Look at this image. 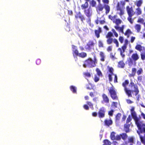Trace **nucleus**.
Segmentation results:
<instances>
[{
	"label": "nucleus",
	"mask_w": 145,
	"mask_h": 145,
	"mask_svg": "<svg viewBox=\"0 0 145 145\" xmlns=\"http://www.w3.org/2000/svg\"><path fill=\"white\" fill-rule=\"evenodd\" d=\"M143 72L142 69V68H140L138 70L137 72V74L138 75H139L141 74Z\"/></svg>",
	"instance_id": "a18cd8bd"
},
{
	"label": "nucleus",
	"mask_w": 145,
	"mask_h": 145,
	"mask_svg": "<svg viewBox=\"0 0 145 145\" xmlns=\"http://www.w3.org/2000/svg\"><path fill=\"white\" fill-rule=\"evenodd\" d=\"M121 114L120 113H118L116 116V120L119 121L120 120V117L121 116Z\"/></svg>",
	"instance_id": "a19ab883"
},
{
	"label": "nucleus",
	"mask_w": 145,
	"mask_h": 145,
	"mask_svg": "<svg viewBox=\"0 0 145 145\" xmlns=\"http://www.w3.org/2000/svg\"><path fill=\"white\" fill-rule=\"evenodd\" d=\"M131 116L130 115H129L128 117L127 118L126 121V123L127 124L129 123V122L131 121Z\"/></svg>",
	"instance_id": "3c124183"
},
{
	"label": "nucleus",
	"mask_w": 145,
	"mask_h": 145,
	"mask_svg": "<svg viewBox=\"0 0 145 145\" xmlns=\"http://www.w3.org/2000/svg\"><path fill=\"white\" fill-rule=\"evenodd\" d=\"M120 136V138H121L123 140H125L127 138L128 136L126 133H123L119 135Z\"/></svg>",
	"instance_id": "c85d7f7f"
},
{
	"label": "nucleus",
	"mask_w": 145,
	"mask_h": 145,
	"mask_svg": "<svg viewBox=\"0 0 145 145\" xmlns=\"http://www.w3.org/2000/svg\"><path fill=\"white\" fill-rule=\"evenodd\" d=\"M116 133L114 132H112L111 133L110 138L112 140H119L121 139L120 136L118 135L115 136Z\"/></svg>",
	"instance_id": "f8f14e48"
},
{
	"label": "nucleus",
	"mask_w": 145,
	"mask_h": 145,
	"mask_svg": "<svg viewBox=\"0 0 145 145\" xmlns=\"http://www.w3.org/2000/svg\"><path fill=\"white\" fill-rule=\"evenodd\" d=\"M108 39L106 40V42H107V43L108 44H111L112 42L113 41V39L112 38H107Z\"/></svg>",
	"instance_id": "4c0bfd02"
},
{
	"label": "nucleus",
	"mask_w": 145,
	"mask_h": 145,
	"mask_svg": "<svg viewBox=\"0 0 145 145\" xmlns=\"http://www.w3.org/2000/svg\"><path fill=\"white\" fill-rule=\"evenodd\" d=\"M140 56L141 59L142 60H145V53H141Z\"/></svg>",
	"instance_id": "8fccbe9b"
},
{
	"label": "nucleus",
	"mask_w": 145,
	"mask_h": 145,
	"mask_svg": "<svg viewBox=\"0 0 145 145\" xmlns=\"http://www.w3.org/2000/svg\"><path fill=\"white\" fill-rule=\"evenodd\" d=\"M131 115L135 121V123L137 125L138 130H141V128L145 127V124L143 123V121H140L141 118H138L137 116L135 111L132 112Z\"/></svg>",
	"instance_id": "f03ea898"
},
{
	"label": "nucleus",
	"mask_w": 145,
	"mask_h": 145,
	"mask_svg": "<svg viewBox=\"0 0 145 145\" xmlns=\"http://www.w3.org/2000/svg\"><path fill=\"white\" fill-rule=\"evenodd\" d=\"M135 48L136 50L140 52H141L142 50V47L140 44H137L135 46Z\"/></svg>",
	"instance_id": "72a5a7b5"
},
{
	"label": "nucleus",
	"mask_w": 145,
	"mask_h": 145,
	"mask_svg": "<svg viewBox=\"0 0 145 145\" xmlns=\"http://www.w3.org/2000/svg\"><path fill=\"white\" fill-rule=\"evenodd\" d=\"M109 93L111 98L113 100H118V97L117 95L116 91L114 88L113 87H111L108 89Z\"/></svg>",
	"instance_id": "423d86ee"
},
{
	"label": "nucleus",
	"mask_w": 145,
	"mask_h": 145,
	"mask_svg": "<svg viewBox=\"0 0 145 145\" xmlns=\"http://www.w3.org/2000/svg\"><path fill=\"white\" fill-rule=\"evenodd\" d=\"M98 46L99 48H102L103 47V44L102 42L99 40L98 41Z\"/></svg>",
	"instance_id": "09e8293b"
},
{
	"label": "nucleus",
	"mask_w": 145,
	"mask_h": 145,
	"mask_svg": "<svg viewBox=\"0 0 145 145\" xmlns=\"http://www.w3.org/2000/svg\"><path fill=\"white\" fill-rule=\"evenodd\" d=\"M122 8L120 7V6L119 4V3H118L116 6V9L118 11L119 10L121 9Z\"/></svg>",
	"instance_id": "bf43d9fd"
},
{
	"label": "nucleus",
	"mask_w": 145,
	"mask_h": 145,
	"mask_svg": "<svg viewBox=\"0 0 145 145\" xmlns=\"http://www.w3.org/2000/svg\"><path fill=\"white\" fill-rule=\"evenodd\" d=\"M89 4L88 2H85L84 4H82L81 5V9L84 10L88 9V8Z\"/></svg>",
	"instance_id": "4be33fe9"
},
{
	"label": "nucleus",
	"mask_w": 145,
	"mask_h": 145,
	"mask_svg": "<svg viewBox=\"0 0 145 145\" xmlns=\"http://www.w3.org/2000/svg\"><path fill=\"white\" fill-rule=\"evenodd\" d=\"M113 42L114 43L116 44V46L117 47L118 46H119L118 42L117 40L116 39H114L113 40Z\"/></svg>",
	"instance_id": "6e6d98bb"
},
{
	"label": "nucleus",
	"mask_w": 145,
	"mask_h": 145,
	"mask_svg": "<svg viewBox=\"0 0 145 145\" xmlns=\"http://www.w3.org/2000/svg\"><path fill=\"white\" fill-rule=\"evenodd\" d=\"M86 103L89 106L91 107H93V105L91 102L89 101H87Z\"/></svg>",
	"instance_id": "680f3d73"
},
{
	"label": "nucleus",
	"mask_w": 145,
	"mask_h": 145,
	"mask_svg": "<svg viewBox=\"0 0 145 145\" xmlns=\"http://www.w3.org/2000/svg\"><path fill=\"white\" fill-rule=\"evenodd\" d=\"M84 12L85 15L89 18V21H90V18L91 16V10L90 8H88L87 9L84 10Z\"/></svg>",
	"instance_id": "f3484780"
},
{
	"label": "nucleus",
	"mask_w": 145,
	"mask_h": 145,
	"mask_svg": "<svg viewBox=\"0 0 145 145\" xmlns=\"http://www.w3.org/2000/svg\"><path fill=\"white\" fill-rule=\"evenodd\" d=\"M104 7V6H103L101 3H99L96 9L97 11H102Z\"/></svg>",
	"instance_id": "bb28decb"
},
{
	"label": "nucleus",
	"mask_w": 145,
	"mask_h": 145,
	"mask_svg": "<svg viewBox=\"0 0 145 145\" xmlns=\"http://www.w3.org/2000/svg\"><path fill=\"white\" fill-rule=\"evenodd\" d=\"M87 56V54L84 52L79 53L78 56L82 58H84L86 57Z\"/></svg>",
	"instance_id": "2f4dec72"
},
{
	"label": "nucleus",
	"mask_w": 145,
	"mask_h": 145,
	"mask_svg": "<svg viewBox=\"0 0 145 145\" xmlns=\"http://www.w3.org/2000/svg\"><path fill=\"white\" fill-rule=\"evenodd\" d=\"M142 76H138L137 77L138 80L139 82H140L142 81Z\"/></svg>",
	"instance_id": "864d4df0"
},
{
	"label": "nucleus",
	"mask_w": 145,
	"mask_h": 145,
	"mask_svg": "<svg viewBox=\"0 0 145 145\" xmlns=\"http://www.w3.org/2000/svg\"><path fill=\"white\" fill-rule=\"evenodd\" d=\"M126 9L128 16H133L135 14V12L133 11L132 7L130 8L129 6H127L126 7Z\"/></svg>",
	"instance_id": "dca6fc26"
},
{
	"label": "nucleus",
	"mask_w": 145,
	"mask_h": 145,
	"mask_svg": "<svg viewBox=\"0 0 145 145\" xmlns=\"http://www.w3.org/2000/svg\"><path fill=\"white\" fill-rule=\"evenodd\" d=\"M96 71L97 72V74L99 76L102 77L103 76V74L101 72V71L98 68H97L96 69Z\"/></svg>",
	"instance_id": "473e14b6"
},
{
	"label": "nucleus",
	"mask_w": 145,
	"mask_h": 145,
	"mask_svg": "<svg viewBox=\"0 0 145 145\" xmlns=\"http://www.w3.org/2000/svg\"><path fill=\"white\" fill-rule=\"evenodd\" d=\"M95 36L97 38H98L100 37V33L102 32L101 28L99 27L98 29H95L94 31Z\"/></svg>",
	"instance_id": "6ab92c4d"
},
{
	"label": "nucleus",
	"mask_w": 145,
	"mask_h": 145,
	"mask_svg": "<svg viewBox=\"0 0 145 145\" xmlns=\"http://www.w3.org/2000/svg\"><path fill=\"white\" fill-rule=\"evenodd\" d=\"M126 49V46H122L121 48H119L118 49L120 53V55L123 59H124L125 57V55L124 54Z\"/></svg>",
	"instance_id": "4468645a"
},
{
	"label": "nucleus",
	"mask_w": 145,
	"mask_h": 145,
	"mask_svg": "<svg viewBox=\"0 0 145 145\" xmlns=\"http://www.w3.org/2000/svg\"><path fill=\"white\" fill-rule=\"evenodd\" d=\"M119 40L121 43H123L124 39H123V38L122 37H121V36L119 38Z\"/></svg>",
	"instance_id": "13d9d810"
},
{
	"label": "nucleus",
	"mask_w": 145,
	"mask_h": 145,
	"mask_svg": "<svg viewBox=\"0 0 145 145\" xmlns=\"http://www.w3.org/2000/svg\"><path fill=\"white\" fill-rule=\"evenodd\" d=\"M137 131L141 142L145 145V127L141 128V130Z\"/></svg>",
	"instance_id": "0eeeda50"
},
{
	"label": "nucleus",
	"mask_w": 145,
	"mask_h": 145,
	"mask_svg": "<svg viewBox=\"0 0 145 145\" xmlns=\"http://www.w3.org/2000/svg\"><path fill=\"white\" fill-rule=\"evenodd\" d=\"M75 16L76 18V19L78 18L80 19L81 20L82 22H83L84 20H85L84 17L80 12H79L78 13H76Z\"/></svg>",
	"instance_id": "a211bd4d"
},
{
	"label": "nucleus",
	"mask_w": 145,
	"mask_h": 145,
	"mask_svg": "<svg viewBox=\"0 0 145 145\" xmlns=\"http://www.w3.org/2000/svg\"><path fill=\"white\" fill-rule=\"evenodd\" d=\"M103 143L104 145H111L112 143L108 139H105L103 141Z\"/></svg>",
	"instance_id": "c9c22d12"
},
{
	"label": "nucleus",
	"mask_w": 145,
	"mask_h": 145,
	"mask_svg": "<svg viewBox=\"0 0 145 145\" xmlns=\"http://www.w3.org/2000/svg\"><path fill=\"white\" fill-rule=\"evenodd\" d=\"M99 55L101 57L100 60L102 61H105V56L104 53L102 52H100Z\"/></svg>",
	"instance_id": "c756f323"
},
{
	"label": "nucleus",
	"mask_w": 145,
	"mask_h": 145,
	"mask_svg": "<svg viewBox=\"0 0 145 145\" xmlns=\"http://www.w3.org/2000/svg\"><path fill=\"white\" fill-rule=\"evenodd\" d=\"M130 125L129 124H127L126 123L124 125V129L126 133H127L130 132Z\"/></svg>",
	"instance_id": "b1692460"
},
{
	"label": "nucleus",
	"mask_w": 145,
	"mask_h": 145,
	"mask_svg": "<svg viewBox=\"0 0 145 145\" xmlns=\"http://www.w3.org/2000/svg\"><path fill=\"white\" fill-rule=\"evenodd\" d=\"M90 3L92 7H95L96 4V2L94 0H92L90 2Z\"/></svg>",
	"instance_id": "49530a36"
},
{
	"label": "nucleus",
	"mask_w": 145,
	"mask_h": 145,
	"mask_svg": "<svg viewBox=\"0 0 145 145\" xmlns=\"http://www.w3.org/2000/svg\"><path fill=\"white\" fill-rule=\"evenodd\" d=\"M114 112V110H111L109 111L108 112V114L110 116H112L113 115V112Z\"/></svg>",
	"instance_id": "052dcab7"
},
{
	"label": "nucleus",
	"mask_w": 145,
	"mask_h": 145,
	"mask_svg": "<svg viewBox=\"0 0 145 145\" xmlns=\"http://www.w3.org/2000/svg\"><path fill=\"white\" fill-rule=\"evenodd\" d=\"M104 123L105 126L109 127L110 125L112 124L113 122L111 119L110 120L105 119L104 120Z\"/></svg>",
	"instance_id": "aec40b11"
},
{
	"label": "nucleus",
	"mask_w": 145,
	"mask_h": 145,
	"mask_svg": "<svg viewBox=\"0 0 145 145\" xmlns=\"http://www.w3.org/2000/svg\"><path fill=\"white\" fill-rule=\"evenodd\" d=\"M41 62V60L40 59H37L36 61V63L37 65H39L40 63Z\"/></svg>",
	"instance_id": "e2e57ef3"
},
{
	"label": "nucleus",
	"mask_w": 145,
	"mask_h": 145,
	"mask_svg": "<svg viewBox=\"0 0 145 145\" xmlns=\"http://www.w3.org/2000/svg\"><path fill=\"white\" fill-rule=\"evenodd\" d=\"M103 100L101 103L103 104H108L109 103V99L107 95L105 93H103L102 95Z\"/></svg>",
	"instance_id": "ddd939ff"
},
{
	"label": "nucleus",
	"mask_w": 145,
	"mask_h": 145,
	"mask_svg": "<svg viewBox=\"0 0 145 145\" xmlns=\"http://www.w3.org/2000/svg\"><path fill=\"white\" fill-rule=\"evenodd\" d=\"M136 69L135 68H133L132 69L131 73L129 74V77H134L135 75Z\"/></svg>",
	"instance_id": "a878e982"
},
{
	"label": "nucleus",
	"mask_w": 145,
	"mask_h": 145,
	"mask_svg": "<svg viewBox=\"0 0 145 145\" xmlns=\"http://www.w3.org/2000/svg\"><path fill=\"white\" fill-rule=\"evenodd\" d=\"M119 25H117L114 26V27L119 32H121L122 33H123V26H122L121 27H119Z\"/></svg>",
	"instance_id": "412c9836"
},
{
	"label": "nucleus",
	"mask_w": 145,
	"mask_h": 145,
	"mask_svg": "<svg viewBox=\"0 0 145 145\" xmlns=\"http://www.w3.org/2000/svg\"><path fill=\"white\" fill-rule=\"evenodd\" d=\"M98 113H97L96 112H93L92 113V115L94 117H96Z\"/></svg>",
	"instance_id": "0e129e2a"
},
{
	"label": "nucleus",
	"mask_w": 145,
	"mask_h": 145,
	"mask_svg": "<svg viewBox=\"0 0 145 145\" xmlns=\"http://www.w3.org/2000/svg\"><path fill=\"white\" fill-rule=\"evenodd\" d=\"M83 75L85 77H90L91 75L90 73L88 72H85L83 73Z\"/></svg>",
	"instance_id": "c03bdc74"
},
{
	"label": "nucleus",
	"mask_w": 145,
	"mask_h": 145,
	"mask_svg": "<svg viewBox=\"0 0 145 145\" xmlns=\"http://www.w3.org/2000/svg\"><path fill=\"white\" fill-rule=\"evenodd\" d=\"M142 0H139L136 1L135 4L138 7H139L142 5Z\"/></svg>",
	"instance_id": "f704fd0d"
},
{
	"label": "nucleus",
	"mask_w": 145,
	"mask_h": 145,
	"mask_svg": "<svg viewBox=\"0 0 145 145\" xmlns=\"http://www.w3.org/2000/svg\"><path fill=\"white\" fill-rule=\"evenodd\" d=\"M139 58V56L137 52L133 53L131 57L129 58L127 61L128 62V64L129 66H131L133 64L134 61L135 62L138 60Z\"/></svg>",
	"instance_id": "20e7f679"
},
{
	"label": "nucleus",
	"mask_w": 145,
	"mask_h": 145,
	"mask_svg": "<svg viewBox=\"0 0 145 145\" xmlns=\"http://www.w3.org/2000/svg\"><path fill=\"white\" fill-rule=\"evenodd\" d=\"M131 34H132V32L129 29H128L124 33V35H125L127 36V38H128L129 37L130 35Z\"/></svg>",
	"instance_id": "7c9ffc66"
},
{
	"label": "nucleus",
	"mask_w": 145,
	"mask_h": 145,
	"mask_svg": "<svg viewBox=\"0 0 145 145\" xmlns=\"http://www.w3.org/2000/svg\"><path fill=\"white\" fill-rule=\"evenodd\" d=\"M133 16H128L127 18V20L130 22L131 24H132L133 23L134 20L132 19V17Z\"/></svg>",
	"instance_id": "58836bf2"
},
{
	"label": "nucleus",
	"mask_w": 145,
	"mask_h": 145,
	"mask_svg": "<svg viewBox=\"0 0 145 145\" xmlns=\"http://www.w3.org/2000/svg\"><path fill=\"white\" fill-rule=\"evenodd\" d=\"M129 81L128 80H126L123 82L122 84V86L124 87V91L126 95L129 97V93L131 92V89H129L127 87L129 84Z\"/></svg>",
	"instance_id": "6e6552de"
},
{
	"label": "nucleus",
	"mask_w": 145,
	"mask_h": 145,
	"mask_svg": "<svg viewBox=\"0 0 145 145\" xmlns=\"http://www.w3.org/2000/svg\"><path fill=\"white\" fill-rule=\"evenodd\" d=\"M83 107L86 110H88L89 109V107L88 106L86 105H84L83 106Z\"/></svg>",
	"instance_id": "338daca9"
},
{
	"label": "nucleus",
	"mask_w": 145,
	"mask_h": 145,
	"mask_svg": "<svg viewBox=\"0 0 145 145\" xmlns=\"http://www.w3.org/2000/svg\"><path fill=\"white\" fill-rule=\"evenodd\" d=\"M103 3L105 5H108L109 3V0H102Z\"/></svg>",
	"instance_id": "5fc2aeb1"
},
{
	"label": "nucleus",
	"mask_w": 145,
	"mask_h": 145,
	"mask_svg": "<svg viewBox=\"0 0 145 145\" xmlns=\"http://www.w3.org/2000/svg\"><path fill=\"white\" fill-rule=\"evenodd\" d=\"M135 29L137 30V32L139 33L140 32L141 29V26L138 24H136L134 26Z\"/></svg>",
	"instance_id": "cd10ccee"
},
{
	"label": "nucleus",
	"mask_w": 145,
	"mask_h": 145,
	"mask_svg": "<svg viewBox=\"0 0 145 145\" xmlns=\"http://www.w3.org/2000/svg\"><path fill=\"white\" fill-rule=\"evenodd\" d=\"M125 63L123 60L120 61L118 63V67L119 68H123L124 67Z\"/></svg>",
	"instance_id": "5701e85b"
},
{
	"label": "nucleus",
	"mask_w": 145,
	"mask_h": 145,
	"mask_svg": "<svg viewBox=\"0 0 145 145\" xmlns=\"http://www.w3.org/2000/svg\"><path fill=\"white\" fill-rule=\"evenodd\" d=\"M112 32H113V33H114V35L116 37H118V34H117V33L116 32V31H115V30L113 29H112Z\"/></svg>",
	"instance_id": "603ef678"
},
{
	"label": "nucleus",
	"mask_w": 145,
	"mask_h": 145,
	"mask_svg": "<svg viewBox=\"0 0 145 145\" xmlns=\"http://www.w3.org/2000/svg\"><path fill=\"white\" fill-rule=\"evenodd\" d=\"M144 20L142 18H139L137 21V22H138L141 23L143 24V23H144Z\"/></svg>",
	"instance_id": "de8ad7c7"
},
{
	"label": "nucleus",
	"mask_w": 145,
	"mask_h": 145,
	"mask_svg": "<svg viewBox=\"0 0 145 145\" xmlns=\"http://www.w3.org/2000/svg\"><path fill=\"white\" fill-rule=\"evenodd\" d=\"M113 33L111 32H109L107 34L106 36V38H111L113 36Z\"/></svg>",
	"instance_id": "ea45409f"
},
{
	"label": "nucleus",
	"mask_w": 145,
	"mask_h": 145,
	"mask_svg": "<svg viewBox=\"0 0 145 145\" xmlns=\"http://www.w3.org/2000/svg\"><path fill=\"white\" fill-rule=\"evenodd\" d=\"M119 10L120 11V12L119 13V14L120 16H121L124 14V11L122 9Z\"/></svg>",
	"instance_id": "4d7b16f0"
},
{
	"label": "nucleus",
	"mask_w": 145,
	"mask_h": 145,
	"mask_svg": "<svg viewBox=\"0 0 145 145\" xmlns=\"http://www.w3.org/2000/svg\"><path fill=\"white\" fill-rule=\"evenodd\" d=\"M99 77L97 75H95L94 78V81L95 82H97L99 81Z\"/></svg>",
	"instance_id": "79ce46f5"
},
{
	"label": "nucleus",
	"mask_w": 145,
	"mask_h": 145,
	"mask_svg": "<svg viewBox=\"0 0 145 145\" xmlns=\"http://www.w3.org/2000/svg\"><path fill=\"white\" fill-rule=\"evenodd\" d=\"M136 13L137 15H140L142 14V12L141 9L139 7H138L136 9Z\"/></svg>",
	"instance_id": "e433bc0d"
},
{
	"label": "nucleus",
	"mask_w": 145,
	"mask_h": 145,
	"mask_svg": "<svg viewBox=\"0 0 145 145\" xmlns=\"http://www.w3.org/2000/svg\"><path fill=\"white\" fill-rule=\"evenodd\" d=\"M95 45V43L93 40H89L85 46V48L86 50H90L94 47Z\"/></svg>",
	"instance_id": "9b49d317"
},
{
	"label": "nucleus",
	"mask_w": 145,
	"mask_h": 145,
	"mask_svg": "<svg viewBox=\"0 0 145 145\" xmlns=\"http://www.w3.org/2000/svg\"><path fill=\"white\" fill-rule=\"evenodd\" d=\"M117 16L114 15V16H112L111 15H109L108 16L109 19L111 20L113 23L116 24V25H119L121 24V20L119 19H116Z\"/></svg>",
	"instance_id": "1a4fd4ad"
},
{
	"label": "nucleus",
	"mask_w": 145,
	"mask_h": 145,
	"mask_svg": "<svg viewBox=\"0 0 145 145\" xmlns=\"http://www.w3.org/2000/svg\"><path fill=\"white\" fill-rule=\"evenodd\" d=\"M112 50V46H108L107 49V50L108 52H110Z\"/></svg>",
	"instance_id": "69168bd1"
},
{
	"label": "nucleus",
	"mask_w": 145,
	"mask_h": 145,
	"mask_svg": "<svg viewBox=\"0 0 145 145\" xmlns=\"http://www.w3.org/2000/svg\"><path fill=\"white\" fill-rule=\"evenodd\" d=\"M105 10V13L106 14H108L110 11V7L107 5H104V7Z\"/></svg>",
	"instance_id": "393cba45"
},
{
	"label": "nucleus",
	"mask_w": 145,
	"mask_h": 145,
	"mask_svg": "<svg viewBox=\"0 0 145 145\" xmlns=\"http://www.w3.org/2000/svg\"><path fill=\"white\" fill-rule=\"evenodd\" d=\"M72 48L73 56H78L79 53L77 46L74 45H72Z\"/></svg>",
	"instance_id": "2eb2a0df"
},
{
	"label": "nucleus",
	"mask_w": 145,
	"mask_h": 145,
	"mask_svg": "<svg viewBox=\"0 0 145 145\" xmlns=\"http://www.w3.org/2000/svg\"><path fill=\"white\" fill-rule=\"evenodd\" d=\"M130 85H131V87H134V90H132L131 89V92L129 93V97H132V93L133 95H134L135 96H137V95L138 94L139 92L138 86L136 84H135L133 82H131Z\"/></svg>",
	"instance_id": "39448f33"
},
{
	"label": "nucleus",
	"mask_w": 145,
	"mask_h": 145,
	"mask_svg": "<svg viewBox=\"0 0 145 145\" xmlns=\"http://www.w3.org/2000/svg\"><path fill=\"white\" fill-rule=\"evenodd\" d=\"M108 72H109L108 74V77L109 80L110 82H112V76H114V82L116 83L118 82V77L116 74H114V69L112 67H110L109 66H107Z\"/></svg>",
	"instance_id": "7ed1b4c3"
},
{
	"label": "nucleus",
	"mask_w": 145,
	"mask_h": 145,
	"mask_svg": "<svg viewBox=\"0 0 145 145\" xmlns=\"http://www.w3.org/2000/svg\"><path fill=\"white\" fill-rule=\"evenodd\" d=\"M71 90L72 91L73 93H76V88L75 87L73 86H71L70 87Z\"/></svg>",
	"instance_id": "37998d69"
},
{
	"label": "nucleus",
	"mask_w": 145,
	"mask_h": 145,
	"mask_svg": "<svg viewBox=\"0 0 145 145\" xmlns=\"http://www.w3.org/2000/svg\"><path fill=\"white\" fill-rule=\"evenodd\" d=\"M97 63V60L95 55L93 57V60L91 58H89L85 60L84 62L83 67L86 68H92L96 66V64Z\"/></svg>",
	"instance_id": "f257e3e1"
},
{
	"label": "nucleus",
	"mask_w": 145,
	"mask_h": 145,
	"mask_svg": "<svg viewBox=\"0 0 145 145\" xmlns=\"http://www.w3.org/2000/svg\"><path fill=\"white\" fill-rule=\"evenodd\" d=\"M106 110L104 107L101 108L99 110L98 112V117L100 118H102L105 116Z\"/></svg>",
	"instance_id": "9d476101"
},
{
	"label": "nucleus",
	"mask_w": 145,
	"mask_h": 145,
	"mask_svg": "<svg viewBox=\"0 0 145 145\" xmlns=\"http://www.w3.org/2000/svg\"><path fill=\"white\" fill-rule=\"evenodd\" d=\"M128 142L130 143H133V139L132 137L130 138L128 140Z\"/></svg>",
	"instance_id": "774afa93"
}]
</instances>
